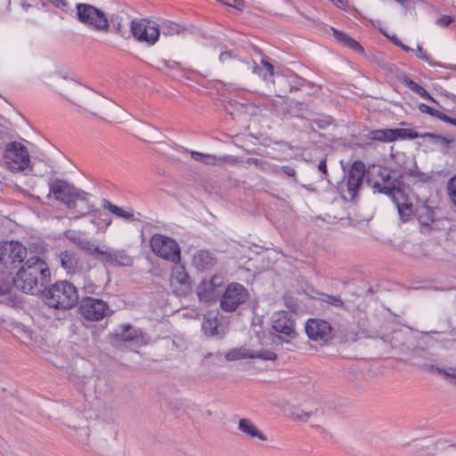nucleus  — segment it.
I'll return each mask as SVG.
<instances>
[{
  "mask_svg": "<svg viewBox=\"0 0 456 456\" xmlns=\"http://www.w3.org/2000/svg\"><path fill=\"white\" fill-rule=\"evenodd\" d=\"M48 265L37 256L29 257L12 278L15 288L24 293L37 295L50 282Z\"/></svg>",
  "mask_w": 456,
  "mask_h": 456,
  "instance_id": "1",
  "label": "nucleus"
},
{
  "mask_svg": "<svg viewBox=\"0 0 456 456\" xmlns=\"http://www.w3.org/2000/svg\"><path fill=\"white\" fill-rule=\"evenodd\" d=\"M68 94L74 104L89 110L94 115H99L103 118H112V110L118 107L110 100L97 93L83 88L75 83L68 86Z\"/></svg>",
  "mask_w": 456,
  "mask_h": 456,
  "instance_id": "2",
  "label": "nucleus"
},
{
  "mask_svg": "<svg viewBox=\"0 0 456 456\" xmlns=\"http://www.w3.org/2000/svg\"><path fill=\"white\" fill-rule=\"evenodd\" d=\"M376 176L377 178L375 180L368 176L367 183L375 191L389 196L396 206L401 218L406 220L412 213V204L400 200V199L403 198V192L400 188L395 185L390 173L387 168L379 167Z\"/></svg>",
  "mask_w": 456,
  "mask_h": 456,
  "instance_id": "3",
  "label": "nucleus"
},
{
  "mask_svg": "<svg viewBox=\"0 0 456 456\" xmlns=\"http://www.w3.org/2000/svg\"><path fill=\"white\" fill-rule=\"evenodd\" d=\"M47 305L55 309H69L78 302L77 288L68 281L55 282L44 291Z\"/></svg>",
  "mask_w": 456,
  "mask_h": 456,
  "instance_id": "4",
  "label": "nucleus"
},
{
  "mask_svg": "<svg viewBox=\"0 0 456 456\" xmlns=\"http://www.w3.org/2000/svg\"><path fill=\"white\" fill-rule=\"evenodd\" d=\"M96 417L97 415L91 408L84 407L80 410L70 407L67 409L63 419L66 426L77 432V436L81 442L88 443L91 423Z\"/></svg>",
  "mask_w": 456,
  "mask_h": 456,
  "instance_id": "5",
  "label": "nucleus"
},
{
  "mask_svg": "<svg viewBox=\"0 0 456 456\" xmlns=\"http://www.w3.org/2000/svg\"><path fill=\"white\" fill-rule=\"evenodd\" d=\"M49 191L46 195L47 199L52 197L63 203L68 208H75L77 200L86 201L87 194L77 189L68 181L55 178L48 183Z\"/></svg>",
  "mask_w": 456,
  "mask_h": 456,
  "instance_id": "6",
  "label": "nucleus"
},
{
  "mask_svg": "<svg viewBox=\"0 0 456 456\" xmlns=\"http://www.w3.org/2000/svg\"><path fill=\"white\" fill-rule=\"evenodd\" d=\"M76 17L79 22L100 32L110 30V22L103 11L89 4H77Z\"/></svg>",
  "mask_w": 456,
  "mask_h": 456,
  "instance_id": "7",
  "label": "nucleus"
},
{
  "mask_svg": "<svg viewBox=\"0 0 456 456\" xmlns=\"http://www.w3.org/2000/svg\"><path fill=\"white\" fill-rule=\"evenodd\" d=\"M27 256L26 247L17 240L0 242V265L6 270L16 269Z\"/></svg>",
  "mask_w": 456,
  "mask_h": 456,
  "instance_id": "8",
  "label": "nucleus"
},
{
  "mask_svg": "<svg viewBox=\"0 0 456 456\" xmlns=\"http://www.w3.org/2000/svg\"><path fill=\"white\" fill-rule=\"evenodd\" d=\"M152 252L166 260L177 264L181 259L178 243L162 234H154L150 240Z\"/></svg>",
  "mask_w": 456,
  "mask_h": 456,
  "instance_id": "9",
  "label": "nucleus"
},
{
  "mask_svg": "<svg viewBox=\"0 0 456 456\" xmlns=\"http://www.w3.org/2000/svg\"><path fill=\"white\" fill-rule=\"evenodd\" d=\"M130 33L134 39L153 45L159 38L157 22L147 19H134L130 21Z\"/></svg>",
  "mask_w": 456,
  "mask_h": 456,
  "instance_id": "10",
  "label": "nucleus"
},
{
  "mask_svg": "<svg viewBox=\"0 0 456 456\" xmlns=\"http://www.w3.org/2000/svg\"><path fill=\"white\" fill-rule=\"evenodd\" d=\"M248 297V292L243 285L232 282L221 297L220 308L226 313L234 312Z\"/></svg>",
  "mask_w": 456,
  "mask_h": 456,
  "instance_id": "11",
  "label": "nucleus"
},
{
  "mask_svg": "<svg viewBox=\"0 0 456 456\" xmlns=\"http://www.w3.org/2000/svg\"><path fill=\"white\" fill-rule=\"evenodd\" d=\"M79 308L81 315L89 321H100L111 312L107 302L92 297L82 298Z\"/></svg>",
  "mask_w": 456,
  "mask_h": 456,
  "instance_id": "12",
  "label": "nucleus"
},
{
  "mask_svg": "<svg viewBox=\"0 0 456 456\" xmlns=\"http://www.w3.org/2000/svg\"><path fill=\"white\" fill-rule=\"evenodd\" d=\"M6 163L14 165L12 168L24 170L29 163L28 152L24 145L18 142H11L5 145L4 155Z\"/></svg>",
  "mask_w": 456,
  "mask_h": 456,
  "instance_id": "13",
  "label": "nucleus"
},
{
  "mask_svg": "<svg viewBox=\"0 0 456 456\" xmlns=\"http://www.w3.org/2000/svg\"><path fill=\"white\" fill-rule=\"evenodd\" d=\"M307 337L321 345L327 344L332 338L330 324L322 319H309L305 327Z\"/></svg>",
  "mask_w": 456,
  "mask_h": 456,
  "instance_id": "14",
  "label": "nucleus"
},
{
  "mask_svg": "<svg viewBox=\"0 0 456 456\" xmlns=\"http://www.w3.org/2000/svg\"><path fill=\"white\" fill-rule=\"evenodd\" d=\"M419 134L412 129L395 128V129H377L370 131L367 137L372 141H379L382 142H394L398 138L401 139H415L418 138Z\"/></svg>",
  "mask_w": 456,
  "mask_h": 456,
  "instance_id": "15",
  "label": "nucleus"
},
{
  "mask_svg": "<svg viewBox=\"0 0 456 456\" xmlns=\"http://www.w3.org/2000/svg\"><path fill=\"white\" fill-rule=\"evenodd\" d=\"M272 327L279 333V338L288 341L285 338H294L297 335L294 321L287 312H277L272 317Z\"/></svg>",
  "mask_w": 456,
  "mask_h": 456,
  "instance_id": "16",
  "label": "nucleus"
},
{
  "mask_svg": "<svg viewBox=\"0 0 456 456\" xmlns=\"http://www.w3.org/2000/svg\"><path fill=\"white\" fill-rule=\"evenodd\" d=\"M364 175V164L360 160L354 161L347 174L346 183V191L351 200H354L357 196L358 190L362 184Z\"/></svg>",
  "mask_w": 456,
  "mask_h": 456,
  "instance_id": "17",
  "label": "nucleus"
},
{
  "mask_svg": "<svg viewBox=\"0 0 456 456\" xmlns=\"http://www.w3.org/2000/svg\"><path fill=\"white\" fill-rule=\"evenodd\" d=\"M262 359V360H270L275 361L277 359V354L274 352L269 350H262L258 352L249 351L246 348H235L230 350L225 354V359L229 362L240 360V359Z\"/></svg>",
  "mask_w": 456,
  "mask_h": 456,
  "instance_id": "18",
  "label": "nucleus"
},
{
  "mask_svg": "<svg viewBox=\"0 0 456 456\" xmlns=\"http://www.w3.org/2000/svg\"><path fill=\"white\" fill-rule=\"evenodd\" d=\"M99 259L103 263L112 265L131 266L133 265V259L126 250L108 247L102 249Z\"/></svg>",
  "mask_w": 456,
  "mask_h": 456,
  "instance_id": "19",
  "label": "nucleus"
},
{
  "mask_svg": "<svg viewBox=\"0 0 456 456\" xmlns=\"http://www.w3.org/2000/svg\"><path fill=\"white\" fill-rule=\"evenodd\" d=\"M224 278L215 274L210 280H203L197 287V295L202 301H210L217 294L216 290L223 285Z\"/></svg>",
  "mask_w": 456,
  "mask_h": 456,
  "instance_id": "20",
  "label": "nucleus"
},
{
  "mask_svg": "<svg viewBox=\"0 0 456 456\" xmlns=\"http://www.w3.org/2000/svg\"><path fill=\"white\" fill-rule=\"evenodd\" d=\"M238 429L248 440L255 438L260 441L267 440V436L248 419L242 418L239 419Z\"/></svg>",
  "mask_w": 456,
  "mask_h": 456,
  "instance_id": "21",
  "label": "nucleus"
},
{
  "mask_svg": "<svg viewBox=\"0 0 456 456\" xmlns=\"http://www.w3.org/2000/svg\"><path fill=\"white\" fill-rule=\"evenodd\" d=\"M216 258L207 250H199L193 255L192 265L199 271H206L214 266Z\"/></svg>",
  "mask_w": 456,
  "mask_h": 456,
  "instance_id": "22",
  "label": "nucleus"
},
{
  "mask_svg": "<svg viewBox=\"0 0 456 456\" xmlns=\"http://www.w3.org/2000/svg\"><path fill=\"white\" fill-rule=\"evenodd\" d=\"M201 329L207 336L218 337L222 338L225 334V330L219 327V320L217 316H212L211 314L204 317Z\"/></svg>",
  "mask_w": 456,
  "mask_h": 456,
  "instance_id": "23",
  "label": "nucleus"
},
{
  "mask_svg": "<svg viewBox=\"0 0 456 456\" xmlns=\"http://www.w3.org/2000/svg\"><path fill=\"white\" fill-rule=\"evenodd\" d=\"M59 260L61 266L67 272V273H73L78 265V256L73 250H64L59 254Z\"/></svg>",
  "mask_w": 456,
  "mask_h": 456,
  "instance_id": "24",
  "label": "nucleus"
},
{
  "mask_svg": "<svg viewBox=\"0 0 456 456\" xmlns=\"http://www.w3.org/2000/svg\"><path fill=\"white\" fill-rule=\"evenodd\" d=\"M191 158L199 162H202L205 165L210 166H217L221 162L230 161V158L228 156L217 158L214 155L204 154L199 151H190ZM233 159H231V162H234Z\"/></svg>",
  "mask_w": 456,
  "mask_h": 456,
  "instance_id": "25",
  "label": "nucleus"
},
{
  "mask_svg": "<svg viewBox=\"0 0 456 456\" xmlns=\"http://www.w3.org/2000/svg\"><path fill=\"white\" fill-rule=\"evenodd\" d=\"M434 210L427 205H421L416 208L415 215L421 226L430 227L435 221Z\"/></svg>",
  "mask_w": 456,
  "mask_h": 456,
  "instance_id": "26",
  "label": "nucleus"
},
{
  "mask_svg": "<svg viewBox=\"0 0 456 456\" xmlns=\"http://www.w3.org/2000/svg\"><path fill=\"white\" fill-rule=\"evenodd\" d=\"M172 281H175L183 287V289L187 290L190 288V277L185 272V269L179 263L175 264L172 270L171 275Z\"/></svg>",
  "mask_w": 456,
  "mask_h": 456,
  "instance_id": "27",
  "label": "nucleus"
},
{
  "mask_svg": "<svg viewBox=\"0 0 456 456\" xmlns=\"http://www.w3.org/2000/svg\"><path fill=\"white\" fill-rule=\"evenodd\" d=\"M333 36L338 42L342 43L344 45L349 47L356 53H363L362 46L354 38L350 37L345 32L339 31L338 29L332 28Z\"/></svg>",
  "mask_w": 456,
  "mask_h": 456,
  "instance_id": "28",
  "label": "nucleus"
},
{
  "mask_svg": "<svg viewBox=\"0 0 456 456\" xmlns=\"http://www.w3.org/2000/svg\"><path fill=\"white\" fill-rule=\"evenodd\" d=\"M102 206L104 209L109 210L118 217L123 218L125 220H132L134 218V211L132 209L124 210L106 199L102 200Z\"/></svg>",
  "mask_w": 456,
  "mask_h": 456,
  "instance_id": "29",
  "label": "nucleus"
},
{
  "mask_svg": "<svg viewBox=\"0 0 456 456\" xmlns=\"http://www.w3.org/2000/svg\"><path fill=\"white\" fill-rule=\"evenodd\" d=\"M157 28L159 31V36L163 35L164 37L178 35L180 31V27L176 23L167 20H164L160 23L157 22Z\"/></svg>",
  "mask_w": 456,
  "mask_h": 456,
  "instance_id": "30",
  "label": "nucleus"
},
{
  "mask_svg": "<svg viewBox=\"0 0 456 456\" xmlns=\"http://www.w3.org/2000/svg\"><path fill=\"white\" fill-rule=\"evenodd\" d=\"M76 243L81 250L86 252L88 255H98L99 257H101V252H102L103 248H101L100 247L95 246L90 240L85 239H78L76 240Z\"/></svg>",
  "mask_w": 456,
  "mask_h": 456,
  "instance_id": "31",
  "label": "nucleus"
},
{
  "mask_svg": "<svg viewBox=\"0 0 456 456\" xmlns=\"http://www.w3.org/2000/svg\"><path fill=\"white\" fill-rule=\"evenodd\" d=\"M110 24L112 23L115 28L116 33L124 38H127L131 34L130 31L127 32L126 29V25L124 23L123 17L117 15H112L110 20H109Z\"/></svg>",
  "mask_w": 456,
  "mask_h": 456,
  "instance_id": "32",
  "label": "nucleus"
},
{
  "mask_svg": "<svg viewBox=\"0 0 456 456\" xmlns=\"http://www.w3.org/2000/svg\"><path fill=\"white\" fill-rule=\"evenodd\" d=\"M273 66L265 60L262 61V66L254 62L253 72L262 76L264 79H267L269 77H272L273 75Z\"/></svg>",
  "mask_w": 456,
  "mask_h": 456,
  "instance_id": "33",
  "label": "nucleus"
},
{
  "mask_svg": "<svg viewBox=\"0 0 456 456\" xmlns=\"http://www.w3.org/2000/svg\"><path fill=\"white\" fill-rule=\"evenodd\" d=\"M275 86V94L277 96L283 98L288 91H291V87L288 84V80L285 77H278L275 81H273Z\"/></svg>",
  "mask_w": 456,
  "mask_h": 456,
  "instance_id": "34",
  "label": "nucleus"
},
{
  "mask_svg": "<svg viewBox=\"0 0 456 456\" xmlns=\"http://www.w3.org/2000/svg\"><path fill=\"white\" fill-rule=\"evenodd\" d=\"M286 111L293 116H299V112L305 110V104L295 100H286Z\"/></svg>",
  "mask_w": 456,
  "mask_h": 456,
  "instance_id": "35",
  "label": "nucleus"
},
{
  "mask_svg": "<svg viewBox=\"0 0 456 456\" xmlns=\"http://www.w3.org/2000/svg\"><path fill=\"white\" fill-rule=\"evenodd\" d=\"M320 299L322 302H325L330 305H333L335 307L342 308L344 307V301L341 299L340 297L334 296V295H329L326 293H322L320 295Z\"/></svg>",
  "mask_w": 456,
  "mask_h": 456,
  "instance_id": "36",
  "label": "nucleus"
},
{
  "mask_svg": "<svg viewBox=\"0 0 456 456\" xmlns=\"http://www.w3.org/2000/svg\"><path fill=\"white\" fill-rule=\"evenodd\" d=\"M119 339L123 341H134L137 338V331L132 330L130 325H126L123 328V331L118 335Z\"/></svg>",
  "mask_w": 456,
  "mask_h": 456,
  "instance_id": "37",
  "label": "nucleus"
},
{
  "mask_svg": "<svg viewBox=\"0 0 456 456\" xmlns=\"http://www.w3.org/2000/svg\"><path fill=\"white\" fill-rule=\"evenodd\" d=\"M419 110L420 112L422 113H427L432 117H435V118H437L438 119L442 120L444 119V113L434 109V108H431L429 107L428 105L425 104V103H420L419 105Z\"/></svg>",
  "mask_w": 456,
  "mask_h": 456,
  "instance_id": "38",
  "label": "nucleus"
},
{
  "mask_svg": "<svg viewBox=\"0 0 456 456\" xmlns=\"http://www.w3.org/2000/svg\"><path fill=\"white\" fill-rule=\"evenodd\" d=\"M401 82L406 86L409 89L416 93L417 94H419L422 90V86L417 84L415 81L411 79L407 75H403L401 77Z\"/></svg>",
  "mask_w": 456,
  "mask_h": 456,
  "instance_id": "39",
  "label": "nucleus"
},
{
  "mask_svg": "<svg viewBox=\"0 0 456 456\" xmlns=\"http://www.w3.org/2000/svg\"><path fill=\"white\" fill-rule=\"evenodd\" d=\"M12 138V134L9 129L0 124V149L5 148V145L9 143V140Z\"/></svg>",
  "mask_w": 456,
  "mask_h": 456,
  "instance_id": "40",
  "label": "nucleus"
},
{
  "mask_svg": "<svg viewBox=\"0 0 456 456\" xmlns=\"http://www.w3.org/2000/svg\"><path fill=\"white\" fill-rule=\"evenodd\" d=\"M447 191L452 202L456 207V175L448 181Z\"/></svg>",
  "mask_w": 456,
  "mask_h": 456,
  "instance_id": "41",
  "label": "nucleus"
},
{
  "mask_svg": "<svg viewBox=\"0 0 456 456\" xmlns=\"http://www.w3.org/2000/svg\"><path fill=\"white\" fill-rule=\"evenodd\" d=\"M279 171H281L285 175H287L289 177H293L294 180L297 181V179H296L297 172L293 167L289 166V165L281 166L280 167H277L274 170V173L279 174Z\"/></svg>",
  "mask_w": 456,
  "mask_h": 456,
  "instance_id": "42",
  "label": "nucleus"
},
{
  "mask_svg": "<svg viewBox=\"0 0 456 456\" xmlns=\"http://www.w3.org/2000/svg\"><path fill=\"white\" fill-rule=\"evenodd\" d=\"M317 410L315 411H305L303 410H296V411L293 412L294 418L299 420L306 421L309 417L313 416L314 414H316Z\"/></svg>",
  "mask_w": 456,
  "mask_h": 456,
  "instance_id": "43",
  "label": "nucleus"
},
{
  "mask_svg": "<svg viewBox=\"0 0 456 456\" xmlns=\"http://www.w3.org/2000/svg\"><path fill=\"white\" fill-rule=\"evenodd\" d=\"M245 162L253 164L262 170H266L269 167V164L266 161L257 158H248Z\"/></svg>",
  "mask_w": 456,
  "mask_h": 456,
  "instance_id": "44",
  "label": "nucleus"
},
{
  "mask_svg": "<svg viewBox=\"0 0 456 456\" xmlns=\"http://www.w3.org/2000/svg\"><path fill=\"white\" fill-rule=\"evenodd\" d=\"M424 136L432 138L433 142H435L436 143L444 144V145L449 144L450 142H451L450 140H448L447 138H445L443 135H438V134H432V133H427V134H424Z\"/></svg>",
  "mask_w": 456,
  "mask_h": 456,
  "instance_id": "45",
  "label": "nucleus"
},
{
  "mask_svg": "<svg viewBox=\"0 0 456 456\" xmlns=\"http://www.w3.org/2000/svg\"><path fill=\"white\" fill-rule=\"evenodd\" d=\"M431 370H435L438 373H443L444 374L446 377H452V378H454L456 379V369L455 368H448L446 370H443L439 367H435V366H431Z\"/></svg>",
  "mask_w": 456,
  "mask_h": 456,
  "instance_id": "46",
  "label": "nucleus"
},
{
  "mask_svg": "<svg viewBox=\"0 0 456 456\" xmlns=\"http://www.w3.org/2000/svg\"><path fill=\"white\" fill-rule=\"evenodd\" d=\"M56 7L61 9L63 12H68L69 10V5L67 0H49Z\"/></svg>",
  "mask_w": 456,
  "mask_h": 456,
  "instance_id": "47",
  "label": "nucleus"
},
{
  "mask_svg": "<svg viewBox=\"0 0 456 456\" xmlns=\"http://www.w3.org/2000/svg\"><path fill=\"white\" fill-rule=\"evenodd\" d=\"M417 56L426 61H428L429 64L433 65L434 62L432 61V60L430 59V56L428 54V53L422 49V47L420 46H418L417 48Z\"/></svg>",
  "mask_w": 456,
  "mask_h": 456,
  "instance_id": "48",
  "label": "nucleus"
},
{
  "mask_svg": "<svg viewBox=\"0 0 456 456\" xmlns=\"http://www.w3.org/2000/svg\"><path fill=\"white\" fill-rule=\"evenodd\" d=\"M452 17L449 15H443L437 20V24L442 27H447L452 22Z\"/></svg>",
  "mask_w": 456,
  "mask_h": 456,
  "instance_id": "49",
  "label": "nucleus"
},
{
  "mask_svg": "<svg viewBox=\"0 0 456 456\" xmlns=\"http://www.w3.org/2000/svg\"><path fill=\"white\" fill-rule=\"evenodd\" d=\"M225 4L236 8L241 11L244 8V1L243 0H231L229 2H225Z\"/></svg>",
  "mask_w": 456,
  "mask_h": 456,
  "instance_id": "50",
  "label": "nucleus"
},
{
  "mask_svg": "<svg viewBox=\"0 0 456 456\" xmlns=\"http://www.w3.org/2000/svg\"><path fill=\"white\" fill-rule=\"evenodd\" d=\"M233 58V54L231 51H225L220 53L219 55V61L221 62H227L228 61L232 60Z\"/></svg>",
  "mask_w": 456,
  "mask_h": 456,
  "instance_id": "51",
  "label": "nucleus"
},
{
  "mask_svg": "<svg viewBox=\"0 0 456 456\" xmlns=\"http://www.w3.org/2000/svg\"><path fill=\"white\" fill-rule=\"evenodd\" d=\"M391 41L397 46L401 47L405 52H411L412 49L405 45H403L396 37H392Z\"/></svg>",
  "mask_w": 456,
  "mask_h": 456,
  "instance_id": "52",
  "label": "nucleus"
},
{
  "mask_svg": "<svg viewBox=\"0 0 456 456\" xmlns=\"http://www.w3.org/2000/svg\"><path fill=\"white\" fill-rule=\"evenodd\" d=\"M318 169L323 174V175H327L328 174V170H327V163H326V159H322L319 164H318Z\"/></svg>",
  "mask_w": 456,
  "mask_h": 456,
  "instance_id": "53",
  "label": "nucleus"
},
{
  "mask_svg": "<svg viewBox=\"0 0 456 456\" xmlns=\"http://www.w3.org/2000/svg\"><path fill=\"white\" fill-rule=\"evenodd\" d=\"M419 95H420L421 97L428 99L433 102H436V100L430 95V94L425 88H422V90H421V92H419Z\"/></svg>",
  "mask_w": 456,
  "mask_h": 456,
  "instance_id": "54",
  "label": "nucleus"
},
{
  "mask_svg": "<svg viewBox=\"0 0 456 456\" xmlns=\"http://www.w3.org/2000/svg\"><path fill=\"white\" fill-rule=\"evenodd\" d=\"M443 121L456 126V118H451V117L447 116L446 114L444 115Z\"/></svg>",
  "mask_w": 456,
  "mask_h": 456,
  "instance_id": "55",
  "label": "nucleus"
},
{
  "mask_svg": "<svg viewBox=\"0 0 456 456\" xmlns=\"http://www.w3.org/2000/svg\"><path fill=\"white\" fill-rule=\"evenodd\" d=\"M7 292V287L4 284H0V295Z\"/></svg>",
  "mask_w": 456,
  "mask_h": 456,
  "instance_id": "56",
  "label": "nucleus"
},
{
  "mask_svg": "<svg viewBox=\"0 0 456 456\" xmlns=\"http://www.w3.org/2000/svg\"><path fill=\"white\" fill-rule=\"evenodd\" d=\"M110 430H111V433H112V436H116V432L115 430L113 429L112 427H108Z\"/></svg>",
  "mask_w": 456,
  "mask_h": 456,
  "instance_id": "57",
  "label": "nucleus"
},
{
  "mask_svg": "<svg viewBox=\"0 0 456 456\" xmlns=\"http://www.w3.org/2000/svg\"><path fill=\"white\" fill-rule=\"evenodd\" d=\"M333 3L336 4V5H338V3H340L341 1L340 0H332Z\"/></svg>",
  "mask_w": 456,
  "mask_h": 456,
  "instance_id": "58",
  "label": "nucleus"
},
{
  "mask_svg": "<svg viewBox=\"0 0 456 456\" xmlns=\"http://www.w3.org/2000/svg\"><path fill=\"white\" fill-rule=\"evenodd\" d=\"M355 336H356L355 334H353V335H352V338H351L350 339H351L352 341H354V340H355Z\"/></svg>",
  "mask_w": 456,
  "mask_h": 456,
  "instance_id": "59",
  "label": "nucleus"
},
{
  "mask_svg": "<svg viewBox=\"0 0 456 456\" xmlns=\"http://www.w3.org/2000/svg\"><path fill=\"white\" fill-rule=\"evenodd\" d=\"M211 355H212V354H210V353H209V354H208L205 356V358L211 357Z\"/></svg>",
  "mask_w": 456,
  "mask_h": 456,
  "instance_id": "60",
  "label": "nucleus"
},
{
  "mask_svg": "<svg viewBox=\"0 0 456 456\" xmlns=\"http://www.w3.org/2000/svg\"><path fill=\"white\" fill-rule=\"evenodd\" d=\"M306 188V190L308 191H313V189H311L309 186H305Z\"/></svg>",
  "mask_w": 456,
  "mask_h": 456,
  "instance_id": "61",
  "label": "nucleus"
},
{
  "mask_svg": "<svg viewBox=\"0 0 456 456\" xmlns=\"http://www.w3.org/2000/svg\"><path fill=\"white\" fill-rule=\"evenodd\" d=\"M397 3L402 4L403 0H395Z\"/></svg>",
  "mask_w": 456,
  "mask_h": 456,
  "instance_id": "62",
  "label": "nucleus"
}]
</instances>
